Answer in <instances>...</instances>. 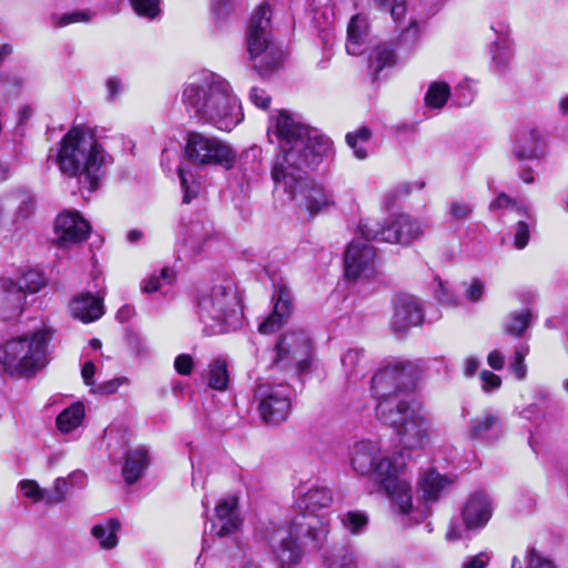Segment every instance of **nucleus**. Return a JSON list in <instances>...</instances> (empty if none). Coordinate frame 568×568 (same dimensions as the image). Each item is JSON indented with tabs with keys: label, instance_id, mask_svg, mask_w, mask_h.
Masks as SVG:
<instances>
[{
	"label": "nucleus",
	"instance_id": "obj_1",
	"mask_svg": "<svg viewBox=\"0 0 568 568\" xmlns=\"http://www.w3.org/2000/svg\"><path fill=\"white\" fill-rule=\"evenodd\" d=\"M272 135L278 144L271 171L275 187L287 193L311 216L333 207L334 194L323 184L307 179L305 173L306 169L316 168L329 156L333 151L332 140L286 110L271 116L268 136Z\"/></svg>",
	"mask_w": 568,
	"mask_h": 568
},
{
	"label": "nucleus",
	"instance_id": "obj_2",
	"mask_svg": "<svg viewBox=\"0 0 568 568\" xmlns=\"http://www.w3.org/2000/svg\"><path fill=\"white\" fill-rule=\"evenodd\" d=\"M351 465L359 476H373L400 515L412 509V484L406 476L407 465L404 452L392 456L382 455L378 442L362 439L351 449Z\"/></svg>",
	"mask_w": 568,
	"mask_h": 568
},
{
	"label": "nucleus",
	"instance_id": "obj_3",
	"mask_svg": "<svg viewBox=\"0 0 568 568\" xmlns=\"http://www.w3.org/2000/svg\"><path fill=\"white\" fill-rule=\"evenodd\" d=\"M182 101L191 116L221 131L233 130L244 118L231 84L216 73H204L187 83Z\"/></svg>",
	"mask_w": 568,
	"mask_h": 568
},
{
	"label": "nucleus",
	"instance_id": "obj_4",
	"mask_svg": "<svg viewBox=\"0 0 568 568\" xmlns=\"http://www.w3.org/2000/svg\"><path fill=\"white\" fill-rule=\"evenodd\" d=\"M57 162L64 175L77 178L82 187L94 192L112 165L113 158L90 128L75 126L61 140Z\"/></svg>",
	"mask_w": 568,
	"mask_h": 568
},
{
	"label": "nucleus",
	"instance_id": "obj_5",
	"mask_svg": "<svg viewBox=\"0 0 568 568\" xmlns=\"http://www.w3.org/2000/svg\"><path fill=\"white\" fill-rule=\"evenodd\" d=\"M328 535V523L325 518L297 516L290 526L273 527L266 531V540L275 559L281 566H295L302 559L301 537H306L313 548H320Z\"/></svg>",
	"mask_w": 568,
	"mask_h": 568
},
{
	"label": "nucleus",
	"instance_id": "obj_6",
	"mask_svg": "<svg viewBox=\"0 0 568 568\" xmlns=\"http://www.w3.org/2000/svg\"><path fill=\"white\" fill-rule=\"evenodd\" d=\"M49 341L44 329L4 341L0 344V366L16 378L34 377L49 363Z\"/></svg>",
	"mask_w": 568,
	"mask_h": 568
},
{
	"label": "nucleus",
	"instance_id": "obj_7",
	"mask_svg": "<svg viewBox=\"0 0 568 568\" xmlns=\"http://www.w3.org/2000/svg\"><path fill=\"white\" fill-rule=\"evenodd\" d=\"M379 420L396 429L404 450L424 449L430 443L434 429L429 415L409 402L382 403Z\"/></svg>",
	"mask_w": 568,
	"mask_h": 568
},
{
	"label": "nucleus",
	"instance_id": "obj_8",
	"mask_svg": "<svg viewBox=\"0 0 568 568\" xmlns=\"http://www.w3.org/2000/svg\"><path fill=\"white\" fill-rule=\"evenodd\" d=\"M199 317L207 335L222 334L235 328L242 317L234 286L231 281L202 292L199 301Z\"/></svg>",
	"mask_w": 568,
	"mask_h": 568
},
{
	"label": "nucleus",
	"instance_id": "obj_9",
	"mask_svg": "<svg viewBox=\"0 0 568 568\" xmlns=\"http://www.w3.org/2000/svg\"><path fill=\"white\" fill-rule=\"evenodd\" d=\"M271 14L267 3L258 6L251 17L246 31L252 68L262 77L277 69L284 59L282 50L272 41Z\"/></svg>",
	"mask_w": 568,
	"mask_h": 568
},
{
	"label": "nucleus",
	"instance_id": "obj_10",
	"mask_svg": "<svg viewBox=\"0 0 568 568\" xmlns=\"http://www.w3.org/2000/svg\"><path fill=\"white\" fill-rule=\"evenodd\" d=\"M415 383V369L412 363L396 362L381 368L371 381V390L377 404L376 416L379 419V407L386 402H409V392Z\"/></svg>",
	"mask_w": 568,
	"mask_h": 568
},
{
	"label": "nucleus",
	"instance_id": "obj_11",
	"mask_svg": "<svg viewBox=\"0 0 568 568\" xmlns=\"http://www.w3.org/2000/svg\"><path fill=\"white\" fill-rule=\"evenodd\" d=\"M426 224L410 217L407 214H399L385 224L375 220L362 221L358 231L366 241H381L387 243L408 244L418 239L425 231Z\"/></svg>",
	"mask_w": 568,
	"mask_h": 568
},
{
	"label": "nucleus",
	"instance_id": "obj_12",
	"mask_svg": "<svg viewBox=\"0 0 568 568\" xmlns=\"http://www.w3.org/2000/svg\"><path fill=\"white\" fill-rule=\"evenodd\" d=\"M185 156L197 166L220 165L230 170L235 165L236 152L215 136L191 132L185 143Z\"/></svg>",
	"mask_w": 568,
	"mask_h": 568
},
{
	"label": "nucleus",
	"instance_id": "obj_13",
	"mask_svg": "<svg viewBox=\"0 0 568 568\" xmlns=\"http://www.w3.org/2000/svg\"><path fill=\"white\" fill-rule=\"evenodd\" d=\"M313 355L312 338L305 331L285 333L276 344L275 363L281 368L294 367L300 374L305 373Z\"/></svg>",
	"mask_w": 568,
	"mask_h": 568
},
{
	"label": "nucleus",
	"instance_id": "obj_14",
	"mask_svg": "<svg viewBox=\"0 0 568 568\" xmlns=\"http://www.w3.org/2000/svg\"><path fill=\"white\" fill-rule=\"evenodd\" d=\"M291 388L285 384H260L255 389L261 417L266 424L284 422L291 410Z\"/></svg>",
	"mask_w": 568,
	"mask_h": 568
},
{
	"label": "nucleus",
	"instance_id": "obj_15",
	"mask_svg": "<svg viewBox=\"0 0 568 568\" xmlns=\"http://www.w3.org/2000/svg\"><path fill=\"white\" fill-rule=\"evenodd\" d=\"M296 505L298 509L305 511L301 516H314L316 511L328 508L333 503L332 490L321 483L320 480H310L305 484H301L296 488ZM318 518H325L329 524L326 516H318Z\"/></svg>",
	"mask_w": 568,
	"mask_h": 568
},
{
	"label": "nucleus",
	"instance_id": "obj_16",
	"mask_svg": "<svg viewBox=\"0 0 568 568\" xmlns=\"http://www.w3.org/2000/svg\"><path fill=\"white\" fill-rule=\"evenodd\" d=\"M34 199L26 192H17L0 201V224L11 229L26 222L34 211Z\"/></svg>",
	"mask_w": 568,
	"mask_h": 568
},
{
	"label": "nucleus",
	"instance_id": "obj_17",
	"mask_svg": "<svg viewBox=\"0 0 568 568\" xmlns=\"http://www.w3.org/2000/svg\"><path fill=\"white\" fill-rule=\"evenodd\" d=\"M54 233L58 245L68 247L84 241L90 233V225L78 212L68 211L57 216Z\"/></svg>",
	"mask_w": 568,
	"mask_h": 568
},
{
	"label": "nucleus",
	"instance_id": "obj_18",
	"mask_svg": "<svg viewBox=\"0 0 568 568\" xmlns=\"http://www.w3.org/2000/svg\"><path fill=\"white\" fill-rule=\"evenodd\" d=\"M213 235L212 223L201 215H195L183 222L180 230V240L186 254L200 253Z\"/></svg>",
	"mask_w": 568,
	"mask_h": 568
},
{
	"label": "nucleus",
	"instance_id": "obj_19",
	"mask_svg": "<svg viewBox=\"0 0 568 568\" xmlns=\"http://www.w3.org/2000/svg\"><path fill=\"white\" fill-rule=\"evenodd\" d=\"M424 313L418 300L408 294L397 295L394 301L392 327L395 332H406L422 324Z\"/></svg>",
	"mask_w": 568,
	"mask_h": 568
},
{
	"label": "nucleus",
	"instance_id": "obj_20",
	"mask_svg": "<svg viewBox=\"0 0 568 568\" xmlns=\"http://www.w3.org/2000/svg\"><path fill=\"white\" fill-rule=\"evenodd\" d=\"M449 484L450 481L445 476L435 470H427L420 476L417 485L422 493V499L425 504H428L436 501ZM425 508H427V505H425ZM412 509L413 511L407 516L416 523L422 521L429 514L427 509L418 510L414 509L413 506Z\"/></svg>",
	"mask_w": 568,
	"mask_h": 568
},
{
	"label": "nucleus",
	"instance_id": "obj_21",
	"mask_svg": "<svg viewBox=\"0 0 568 568\" xmlns=\"http://www.w3.org/2000/svg\"><path fill=\"white\" fill-rule=\"evenodd\" d=\"M375 260L374 248L359 241H353L345 252V274L349 278H357L372 271Z\"/></svg>",
	"mask_w": 568,
	"mask_h": 568
},
{
	"label": "nucleus",
	"instance_id": "obj_22",
	"mask_svg": "<svg viewBox=\"0 0 568 568\" xmlns=\"http://www.w3.org/2000/svg\"><path fill=\"white\" fill-rule=\"evenodd\" d=\"M273 312L260 323L258 332L261 334H273L278 331L291 315L292 296L288 288L281 284L276 287L273 295Z\"/></svg>",
	"mask_w": 568,
	"mask_h": 568
},
{
	"label": "nucleus",
	"instance_id": "obj_23",
	"mask_svg": "<svg viewBox=\"0 0 568 568\" xmlns=\"http://www.w3.org/2000/svg\"><path fill=\"white\" fill-rule=\"evenodd\" d=\"M511 152L519 161L541 160L546 156L547 144L539 130H524L513 142Z\"/></svg>",
	"mask_w": 568,
	"mask_h": 568
},
{
	"label": "nucleus",
	"instance_id": "obj_24",
	"mask_svg": "<svg viewBox=\"0 0 568 568\" xmlns=\"http://www.w3.org/2000/svg\"><path fill=\"white\" fill-rule=\"evenodd\" d=\"M24 293L11 280L0 278V318L18 317L24 305Z\"/></svg>",
	"mask_w": 568,
	"mask_h": 568
},
{
	"label": "nucleus",
	"instance_id": "obj_25",
	"mask_svg": "<svg viewBox=\"0 0 568 568\" xmlns=\"http://www.w3.org/2000/svg\"><path fill=\"white\" fill-rule=\"evenodd\" d=\"M237 500L227 497L215 507L216 521L212 524L211 532L220 538L233 534L240 526V519L235 513Z\"/></svg>",
	"mask_w": 568,
	"mask_h": 568
},
{
	"label": "nucleus",
	"instance_id": "obj_26",
	"mask_svg": "<svg viewBox=\"0 0 568 568\" xmlns=\"http://www.w3.org/2000/svg\"><path fill=\"white\" fill-rule=\"evenodd\" d=\"M491 517L489 498L484 494L473 495L465 505L463 519L467 529L484 527Z\"/></svg>",
	"mask_w": 568,
	"mask_h": 568
},
{
	"label": "nucleus",
	"instance_id": "obj_27",
	"mask_svg": "<svg viewBox=\"0 0 568 568\" xmlns=\"http://www.w3.org/2000/svg\"><path fill=\"white\" fill-rule=\"evenodd\" d=\"M501 435V423L497 414L487 412L471 419L469 436L474 439L493 442Z\"/></svg>",
	"mask_w": 568,
	"mask_h": 568
},
{
	"label": "nucleus",
	"instance_id": "obj_28",
	"mask_svg": "<svg viewBox=\"0 0 568 568\" xmlns=\"http://www.w3.org/2000/svg\"><path fill=\"white\" fill-rule=\"evenodd\" d=\"M150 464L149 452L139 446L126 452L122 467V476L128 485L136 483Z\"/></svg>",
	"mask_w": 568,
	"mask_h": 568
},
{
	"label": "nucleus",
	"instance_id": "obj_29",
	"mask_svg": "<svg viewBox=\"0 0 568 568\" xmlns=\"http://www.w3.org/2000/svg\"><path fill=\"white\" fill-rule=\"evenodd\" d=\"M367 49V22L365 18L354 16L347 27L346 51L351 55H362Z\"/></svg>",
	"mask_w": 568,
	"mask_h": 568
},
{
	"label": "nucleus",
	"instance_id": "obj_30",
	"mask_svg": "<svg viewBox=\"0 0 568 568\" xmlns=\"http://www.w3.org/2000/svg\"><path fill=\"white\" fill-rule=\"evenodd\" d=\"M71 313L84 323L93 322L103 315L102 301L93 295H81L71 303Z\"/></svg>",
	"mask_w": 568,
	"mask_h": 568
},
{
	"label": "nucleus",
	"instance_id": "obj_31",
	"mask_svg": "<svg viewBox=\"0 0 568 568\" xmlns=\"http://www.w3.org/2000/svg\"><path fill=\"white\" fill-rule=\"evenodd\" d=\"M121 524L118 519L109 518L91 528V535L99 542L101 549L110 550L116 547L119 542L118 531Z\"/></svg>",
	"mask_w": 568,
	"mask_h": 568
},
{
	"label": "nucleus",
	"instance_id": "obj_32",
	"mask_svg": "<svg viewBox=\"0 0 568 568\" xmlns=\"http://www.w3.org/2000/svg\"><path fill=\"white\" fill-rule=\"evenodd\" d=\"M342 366L348 379H361L368 371V359L362 348H351L342 357Z\"/></svg>",
	"mask_w": 568,
	"mask_h": 568
},
{
	"label": "nucleus",
	"instance_id": "obj_33",
	"mask_svg": "<svg viewBox=\"0 0 568 568\" xmlns=\"http://www.w3.org/2000/svg\"><path fill=\"white\" fill-rule=\"evenodd\" d=\"M531 323V312L521 310L509 313L504 320V332L508 335L520 337Z\"/></svg>",
	"mask_w": 568,
	"mask_h": 568
},
{
	"label": "nucleus",
	"instance_id": "obj_34",
	"mask_svg": "<svg viewBox=\"0 0 568 568\" xmlns=\"http://www.w3.org/2000/svg\"><path fill=\"white\" fill-rule=\"evenodd\" d=\"M84 417V407L81 403H74L57 417V427L62 433L75 429Z\"/></svg>",
	"mask_w": 568,
	"mask_h": 568
},
{
	"label": "nucleus",
	"instance_id": "obj_35",
	"mask_svg": "<svg viewBox=\"0 0 568 568\" xmlns=\"http://www.w3.org/2000/svg\"><path fill=\"white\" fill-rule=\"evenodd\" d=\"M394 50L387 44H378L369 53L368 67L374 75H377L384 68L394 65Z\"/></svg>",
	"mask_w": 568,
	"mask_h": 568
},
{
	"label": "nucleus",
	"instance_id": "obj_36",
	"mask_svg": "<svg viewBox=\"0 0 568 568\" xmlns=\"http://www.w3.org/2000/svg\"><path fill=\"white\" fill-rule=\"evenodd\" d=\"M372 138V132L367 126H362L354 132L346 134L347 145L353 150L356 159L365 160L368 156L367 143Z\"/></svg>",
	"mask_w": 568,
	"mask_h": 568
},
{
	"label": "nucleus",
	"instance_id": "obj_37",
	"mask_svg": "<svg viewBox=\"0 0 568 568\" xmlns=\"http://www.w3.org/2000/svg\"><path fill=\"white\" fill-rule=\"evenodd\" d=\"M178 171L183 191V203L187 204L199 195L202 181L195 176L191 169H186L183 165H180Z\"/></svg>",
	"mask_w": 568,
	"mask_h": 568
},
{
	"label": "nucleus",
	"instance_id": "obj_38",
	"mask_svg": "<svg viewBox=\"0 0 568 568\" xmlns=\"http://www.w3.org/2000/svg\"><path fill=\"white\" fill-rule=\"evenodd\" d=\"M175 278L174 271L170 267H163L159 274L155 272L143 280L141 288L144 293H154L162 290L165 285H171Z\"/></svg>",
	"mask_w": 568,
	"mask_h": 568
},
{
	"label": "nucleus",
	"instance_id": "obj_39",
	"mask_svg": "<svg viewBox=\"0 0 568 568\" xmlns=\"http://www.w3.org/2000/svg\"><path fill=\"white\" fill-rule=\"evenodd\" d=\"M449 95L450 88L446 82H433L425 94V104L428 108L442 109Z\"/></svg>",
	"mask_w": 568,
	"mask_h": 568
},
{
	"label": "nucleus",
	"instance_id": "obj_40",
	"mask_svg": "<svg viewBox=\"0 0 568 568\" xmlns=\"http://www.w3.org/2000/svg\"><path fill=\"white\" fill-rule=\"evenodd\" d=\"M209 385L216 390H225L229 385L227 365L224 359L217 358L210 365Z\"/></svg>",
	"mask_w": 568,
	"mask_h": 568
},
{
	"label": "nucleus",
	"instance_id": "obj_41",
	"mask_svg": "<svg viewBox=\"0 0 568 568\" xmlns=\"http://www.w3.org/2000/svg\"><path fill=\"white\" fill-rule=\"evenodd\" d=\"M48 283L45 275L38 270H28L26 271L19 282L16 283L17 286L26 294L28 293H37L41 288H43Z\"/></svg>",
	"mask_w": 568,
	"mask_h": 568
},
{
	"label": "nucleus",
	"instance_id": "obj_42",
	"mask_svg": "<svg viewBox=\"0 0 568 568\" xmlns=\"http://www.w3.org/2000/svg\"><path fill=\"white\" fill-rule=\"evenodd\" d=\"M341 523L352 535H359L365 530L368 517L364 511L349 510L341 515Z\"/></svg>",
	"mask_w": 568,
	"mask_h": 568
},
{
	"label": "nucleus",
	"instance_id": "obj_43",
	"mask_svg": "<svg viewBox=\"0 0 568 568\" xmlns=\"http://www.w3.org/2000/svg\"><path fill=\"white\" fill-rule=\"evenodd\" d=\"M473 204L463 199H455L449 202L447 214L452 224L464 223L473 213Z\"/></svg>",
	"mask_w": 568,
	"mask_h": 568
},
{
	"label": "nucleus",
	"instance_id": "obj_44",
	"mask_svg": "<svg viewBox=\"0 0 568 568\" xmlns=\"http://www.w3.org/2000/svg\"><path fill=\"white\" fill-rule=\"evenodd\" d=\"M490 209H503V217H529L527 211L521 205L515 203L505 194L498 195V197L490 204Z\"/></svg>",
	"mask_w": 568,
	"mask_h": 568
},
{
	"label": "nucleus",
	"instance_id": "obj_45",
	"mask_svg": "<svg viewBox=\"0 0 568 568\" xmlns=\"http://www.w3.org/2000/svg\"><path fill=\"white\" fill-rule=\"evenodd\" d=\"M92 17L93 12L90 10H77L61 16H53L52 24L57 28H62L75 22H89Z\"/></svg>",
	"mask_w": 568,
	"mask_h": 568
},
{
	"label": "nucleus",
	"instance_id": "obj_46",
	"mask_svg": "<svg viewBox=\"0 0 568 568\" xmlns=\"http://www.w3.org/2000/svg\"><path fill=\"white\" fill-rule=\"evenodd\" d=\"M133 10L141 17L155 19L160 12V0H130Z\"/></svg>",
	"mask_w": 568,
	"mask_h": 568
},
{
	"label": "nucleus",
	"instance_id": "obj_47",
	"mask_svg": "<svg viewBox=\"0 0 568 568\" xmlns=\"http://www.w3.org/2000/svg\"><path fill=\"white\" fill-rule=\"evenodd\" d=\"M529 352V347L526 344H520L516 347L514 353V361L510 365V369L517 379L521 381L527 375V367L525 365V357Z\"/></svg>",
	"mask_w": 568,
	"mask_h": 568
},
{
	"label": "nucleus",
	"instance_id": "obj_48",
	"mask_svg": "<svg viewBox=\"0 0 568 568\" xmlns=\"http://www.w3.org/2000/svg\"><path fill=\"white\" fill-rule=\"evenodd\" d=\"M19 486L24 497L33 501L45 503L47 490L42 489L36 480L24 479L20 481Z\"/></svg>",
	"mask_w": 568,
	"mask_h": 568
},
{
	"label": "nucleus",
	"instance_id": "obj_49",
	"mask_svg": "<svg viewBox=\"0 0 568 568\" xmlns=\"http://www.w3.org/2000/svg\"><path fill=\"white\" fill-rule=\"evenodd\" d=\"M377 6L388 11L394 21H399L406 13L405 0H376Z\"/></svg>",
	"mask_w": 568,
	"mask_h": 568
},
{
	"label": "nucleus",
	"instance_id": "obj_50",
	"mask_svg": "<svg viewBox=\"0 0 568 568\" xmlns=\"http://www.w3.org/2000/svg\"><path fill=\"white\" fill-rule=\"evenodd\" d=\"M475 89L469 80H464L456 87L455 97L460 106L469 105L475 98Z\"/></svg>",
	"mask_w": 568,
	"mask_h": 568
},
{
	"label": "nucleus",
	"instance_id": "obj_51",
	"mask_svg": "<svg viewBox=\"0 0 568 568\" xmlns=\"http://www.w3.org/2000/svg\"><path fill=\"white\" fill-rule=\"evenodd\" d=\"M326 565L327 568H354V557L349 551L341 549L326 558Z\"/></svg>",
	"mask_w": 568,
	"mask_h": 568
},
{
	"label": "nucleus",
	"instance_id": "obj_52",
	"mask_svg": "<svg viewBox=\"0 0 568 568\" xmlns=\"http://www.w3.org/2000/svg\"><path fill=\"white\" fill-rule=\"evenodd\" d=\"M516 229L514 235V245L518 250H523L529 242V225L524 220L525 217H516ZM531 220V217H528Z\"/></svg>",
	"mask_w": 568,
	"mask_h": 568
},
{
	"label": "nucleus",
	"instance_id": "obj_53",
	"mask_svg": "<svg viewBox=\"0 0 568 568\" xmlns=\"http://www.w3.org/2000/svg\"><path fill=\"white\" fill-rule=\"evenodd\" d=\"M511 58L510 51L508 50L505 42H495L493 47V60L496 68L500 71L505 70Z\"/></svg>",
	"mask_w": 568,
	"mask_h": 568
},
{
	"label": "nucleus",
	"instance_id": "obj_54",
	"mask_svg": "<svg viewBox=\"0 0 568 568\" xmlns=\"http://www.w3.org/2000/svg\"><path fill=\"white\" fill-rule=\"evenodd\" d=\"M68 490L67 480L62 477H59L54 480L53 491H47L45 504H60L65 499Z\"/></svg>",
	"mask_w": 568,
	"mask_h": 568
},
{
	"label": "nucleus",
	"instance_id": "obj_55",
	"mask_svg": "<svg viewBox=\"0 0 568 568\" xmlns=\"http://www.w3.org/2000/svg\"><path fill=\"white\" fill-rule=\"evenodd\" d=\"M420 29L416 21H410L409 26L398 37V42L407 48L416 44L419 39Z\"/></svg>",
	"mask_w": 568,
	"mask_h": 568
},
{
	"label": "nucleus",
	"instance_id": "obj_56",
	"mask_svg": "<svg viewBox=\"0 0 568 568\" xmlns=\"http://www.w3.org/2000/svg\"><path fill=\"white\" fill-rule=\"evenodd\" d=\"M174 368L180 375L189 376L193 371V358L189 354H180L174 359Z\"/></svg>",
	"mask_w": 568,
	"mask_h": 568
},
{
	"label": "nucleus",
	"instance_id": "obj_57",
	"mask_svg": "<svg viewBox=\"0 0 568 568\" xmlns=\"http://www.w3.org/2000/svg\"><path fill=\"white\" fill-rule=\"evenodd\" d=\"M481 388L484 392H491L500 387L501 379L498 375L490 371H483L480 373Z\"/></svg>",
	"mask_w": 568,
	"mask_h": 568
},
{
	"label": "nucleus",
	"instance_id": "obj_58",
	"mask_svg": "<svg viewBox=\"0 0 568 568\" xmlns=\"http://www.w3.org/2000/svg\"><path fill=\"white\" fill-rule=\"evenodd\" d=\"M250 100L254 105L261 109H267L271 103V97L262 89L252 88L250 92Z\"/></svg>",
	"mask_w": 568,
	"mask_h": 568
},
{
	"label": "nucleus",
	"instance_id": "obj_59",
	"mask_svg": "<svg viewBox=\"0 0 568 568\" xmlns=\"http://www.w3.org/2000/svg\"><path fill=\"white\" fill-rule=\"evenodd\" d=\"M484 294V284L479 280H474L466 291V297L470 302H478Z\"/></svg>",
	"mask_w": 568,
	"mask_h": 568
},
{
	"label": "nucleus",
	"instance_id": "obj_60",
	"mask_svg": "<svg viewBox=\"0 0 568 568\" xmlns=\"http://www.w3.org/2000/svg\"><path fill=\"white\" fill-rule=\"evenodd\" d=\"M212 12L216 20H223L230 12L229 0H213Z\"/></svg>",
	"mask_w": 568,
	"mask_h": 568
},
{
	"label": "nucleus",
	"instance_id": "obj_61",
	"mask_svg": "<svg viewBox=\"0 0 568 568\" xmlns=\"http://www.w3.org/2000/svg\"><path fill=\"white\" fill-rule=\"evenodd\" d=\"M108 100H114L122 92V82L116 77H110L105 82Z\"/></svg>",
	"mask_w": 568,
	"mask_h": 568
},
{
	"label": "nucleus",
	"instance_id": "obj_62",
	"mask_svg": "<svg viewBox=\"0 0 568 568\" xmlns=\"http://www.w3.org/2000/svg\"><path fill=\"white\" fill-rule=\"evenodd\" d=\"M529 568H555L551 561L540 557L534 549L529 550Z\"/></svg>",
	"mask_w": 568,
	"mask_h": 568
},
{
	"label": "nucleus",
	"instance_id": "obj_63",
	"mask_svg": "<svg viewBox=\"0 0 568 568\" xmlns=\"http://www.w3.org/2000/svg\"><path fill=\"white\" fill-rule=\"evenodd\" d=\"M489 557L485 552H480L464 562L463 568H486Z\"/></svg>",
	"mask_w": 568,
	"mask_h": 568
},
{
	"label": "nucleus",
	"instance_id": "obj_64",
	"mask_svg": "<svg viewBox=\"0 0 568 568\" xmlns=\"http://www.w3.org/2000/svg\"><path fill=\"white\" fill-rule=\"evenodd\" d=\"M121 384H122V379L114 378V379L108 381L105 383H102L99 386L98 392L101 394H104V395H110V394L115 393Z\"/></svg>",
	"mask_w": 568,
	"mask_h": 568
}]
</instances>
